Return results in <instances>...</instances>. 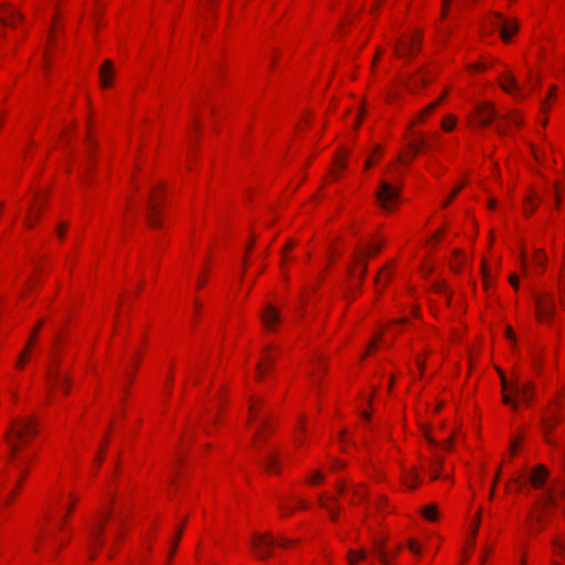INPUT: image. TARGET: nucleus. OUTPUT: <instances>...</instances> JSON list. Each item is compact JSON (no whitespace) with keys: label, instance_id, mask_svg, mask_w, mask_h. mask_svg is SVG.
<instances>
[{"label":"nucleus","instance_id":"obj_1","mask_svg":"<svg viewBox=\"0 0 565 565\" xmlns=\"http://www.w3.org/2000/svg\"><path fill=\"white\" fill-rule=\"evenodd\" d=\"M36 434L38 426L33 418H15L12 420L4 433V439L11 449V458Z\"/></svg>","mask_w":565,"mask_h":565},{"label":"nucleus","instance_id":"obj_2","mask_svg":"<svg viewBox=\"0 0 565 565\" xmlns=\"http://www.w3.org/2000/svg\"><path fill=\"white\" fill-rule=\"evenodd\" d=\"M294 542L288 539H275L270 533H265L262 535H254L252 539V544L256 551V554L259 558H267L271 555V547L277 544L280 547H288Z\"/></svg>","mask_w":565,"mask_h":565},{"label":"nucleus","instance_id":"obj_3","mask_svg":"<svg viewBox=\"0 0 565 565\" xmlns=\"http://www.w3.org/2000/svg\"><path fill=\"white\" fill-rule=\"evenodd\" d=\"M399 195V189L387 181L380 184L376 198L384 210H391Z\"/></svg>","mask_w":565,"mask_h":565},{"label":"nucleus","instance_id":"obj_4","mask_svg":"<svg viewBox=\"0 0 565 565\" xmlns=\"http://www.w3.org/2000/svg\"><path fill=\"white\" fill-rule=\"evenodd\" d=\"M491 24L494 29L500 31L501 39L509 42L511 36L518 32L519 24L515 20L505 19L500 13H494L491 19Z\"/></svg>","mask_w":565,"mask_h":565},{"label":"nucleus","instance_id":"obj_5","mask_svg":"<svg viewBox=\"0 0 565 565\" xmlns=\"http://www.w3.org/2000/svg\"><path fill=\"white\" fill-rule=\"evenodd\" d=\"M535 306L537 319L541 321H551L555 315V301L551 294L535 296Z\"/></svg>","mask_w":565,"mask_h":565},{"label":"nucleus","instance_id":"obj_6","mask_svg":"<svg viewBox=\"0 0 565 565\" xmlns=\"http://www.w3.org/2000/svg\"><path fill=\"white\" fill-rule=\"evenodd\" d=\"M500 377H501V384L503 390L510 388L512 394L525 403L530 402L532 394V383L521 384L519 380H515L513 383L509 384L503 372L501 370H498Z\"/></svg>","mask_w":565,"mask_h":565},{"label":"nucleus","instance_id":"obj_7","mask_svg":"<svg viewBox=\"0 0 565 565\" xmlns=\"http://www.w3.org/2000/svg\"><path fill=\"white\" fill-rule=\"evenodd\" d=\"M498 117V111L491 103H483L476 106V119L480 126L490 125Z\"/></svg>","mask_w":565,"mask_h":565},{"label":"nucleus","instance_id":"obj_8","mask_svg":"<svg viewBox=\"0 0 565 565\" xmlns=\"http://www.w3.org/2000/svg\"><path fill=\"white\" fill-rule=\"evenodd\" d=\"M420 45V34L412 36L408 40H399L398 44L395 45L394 52L399 57L415 54Z\"/></svg>","mask_w":565,"mask_h":565},{"label":"nucleus","instance_id":"obj_9","mask_svg":"<svg viewBox=\"0 0 565 565\" xmlns=\"http://www.w3.org/2000/svg\"><path fill=\"white\" fill-rule=\"evenodd\" d=\"M58 361L54 362V366L50 369L46 373L49 384L52 387L60 386L65 394L68 393L70 390V377L67 375H62L57 370Z\"/></svg>","mask_w":565,"mask_h":565},{"label":"nucleus","instance_id":"obj_10","mask_svg":"<svg viewBox=\"0 0 565 565\" xmlns=\"http://www.w3.org/2000/svg\"><path fill=\"white\" fill-rule=\"evenodd\" d=\"M559 423V417L554 413L550 412L544 418L542 419V430L545 435V439L548 444L555 445V441L550 437L551 431L553 428Z\"/></svg>","mask_w":565,"mask_h":565},{"label":"nucleus","instance_id":"obj_11","mask_svg":"<svg viewBox=\"0 0 565 565\" xmlns=\"http://www.w3.org/2000/svg\"><path fill=\"white\" fill-rule=\"evenodd\" d=\"M547 477L548 470L543 465H539L533 469L529 480L535 489H540L544 486Z\"/></svg>","mask_w":565,"mask_h":565},{"label":"nucleus","instance_id":"obj_12","mask_svg":"<svg viewBox=\"0 0 565 565\" xmlns=\"http://www.w3.org/2000/svg\"><path fill=\"white\" fill-rule=\"evenodd\" d=\"M110 512L106 511L104 514V520L100 522H95L93 527L90 529V541L93 545L100 546L103 544L102 536L105 527V523L107 519L109 518Z\"/></svg>","mask_w":565,"mask_h":565},{"label":"nucleus","instance_id":"obj_13","mask_svg":"<svg viewBox=\"0 0 565 565\" xmlns=\"http://www.w3.org/2000/svg\"><path fill=\"white\" fill-rule=\"evenodd\" d=\"M3 17H0V22L7 25L13 26L15 24V20H22L23 15L18 10L11 8L10 4H3Z\"/></svg>","mask_w":565,"mask_h":565},{"label":"nucleus","instance_id":"obj_14","mask_svg":"<svg viewBox=\"0 0 565 565\" xmlns=\"http://www.w3.org/2000/svg\"><path fill=\"white\" fill-rule=\"evenodd\" d=\"M499 84L503 90L507 93H515L516 95H520V87L514 78V76L510 73L503 74L500 76Z\"/></svg>","mask_w":565,"mask_h":565},{"label":"nucleus","instance_id":"obj_15","mask_svg":"<svg viewBox=\"0 0 565 565\" xmlns=\"http://www.w3.org/2000/svg\"><path fill=\"white\" fill-rule=\"evenodd\" d=\"M262 320H263L264 326L268 330H273L274 323L278 322L280 320V317H279L277 309L274 306L268 305L266 307L265 311L262 313Z\"/></svg>","mask_w":565,"mask_h":565},{"label":"nucleus","instance_id":"obj_16","mask_svg":"<svg viewBox=\"0 0 565 565\" xmlns=\"http://www.w3.org/2000/svg\"><path fill=\"white\" fill-rule=\"evenodd\" d=\"M113 75H114L113 62L110 60H106L99 70L100 84L103 87L110 86Z\"/></svg>","mask_w":565,"mask_h":565},{"label":"nucleus","instance_id":"obj_17","mask_svg":"<svg viewBox=\"0 0 565 565\" xmlns=\"http://www.w3.org/2000/svg\"><path fill=\"white\" fill-rule=\"evenodd\" d=\"M259 463L264 467L267 471H275L276 473L279 472L278 469H276L278 465L277 454L276 451H270L266 454L260 460Z\"/></svg>","mask_w":565,"mask_h":565},{"label":"nucleus","instance_id":"obj_18","mask_svg":"<svg viewBox=\"0 0 565 565\" xmlns=\"http://www.w3.org/2000/svg\"><path fill=\"white\" fill-rule=\"evenodd\" d=\"M444 459L439 455L435 454L434 458L429 462V472H430V479L436 480L440 476V468L443 466Z\"/></svg>","mask_w":565,"mask_h":565},{"label":"nucleus","instance_id":"obj_19","mask_svg":"<svg viewBox=\"0 0 565 565\" xmlns=\"http://www.w3.org/2000/svg\"><path fill=\"white\" fill-rule=\"evenodd\" d=\"M326 500H327V498H326L324 495H320V497H319V504H320L323 509H326V510L329 512V514H330L331 519H332L333 521H335V520L338 519L337 510H335L334 508H332L331 505H329V504H328V502H327ZM328 500H329L330 502L334 503V504H338V499H337V498H334V497H328Z\"/></svg>","mask_w":565,"mask_h":565},{"label":"nucleus","instance_id":"obj_20","mask_svg":"<svg viewBox=\"0 0 565 565\" xmlns=\"http://www.w3.org/2000/svg\"><path fill=\"white\" fill-rule=\"evenodd\" d=\"M157 204L153 203L152 201H149L148 203V210H149V214L147 216V220L150 224V226L152 227H159L161 225V221L159 220L158 217V214H157Z\"/></svg>","mask_w":565,"mask_h":565},{"label":"nucleus","instance_id":"obj_21","mask_svg":"<svg viewBox=\"0 0 565 565\" xmlns=\"http://www.w3.org/2000/svg\"><path fill=\"white\" fill-rule=\"evenodd\" d=\"M374 553L377 555L383 565H390L388 556L384 551V541L374 542Z\"/></svg>","mask_w":565,"mask_h":565},{"label":"nucleus","instance_id":"obj_22","mask_svg":"<svg viewBox=\"0 0 565 565\" xmlns=\"http://www.w3.org/2000/svg\"><path fill=\"white\" fill-rule=\"evenodd\" d=\"M366 556V552L364 550H349L348 551V562L350 565H358V562L364 559Z\"/></svg>","mask_w":565,"mask_h":565},{"label":"nucleus","instance_id":"obj_23","mask_svg":"<svg viewBox=\"0 0 565 565\" xmlns=\"http://www.w3.org/2000/svg\"><path fill=\"white\" fill-rule=\"evenodd\" d=\"M266 427H267V423H266V422H264V423L262 424V428H259V429L255 433V435H254V437H253V441H254V445H255V447H256V449H257V450H260V449H262L263 444L266 441L265 434L262 431V429H266Z\"/></svg>","mask_w":565,"mask_h":565},{"label":"nucleus","instance_id":"obj_24","mask_svg":"<svg viewBox=\"0 0 565 565\" xmlns=\"http://www.w3.org/2000/svg\"><path fill=\"white\" fill-rule=\"evenodd\" d=\"M381 249V245H374V246H370L367 249L365 250H359V252H355L354 256H353V260L355 264H359L361 262V258L364 254H376L379 253Z\"/></svg>","mask_w":565,"mask_h":565},{"label":"nucleus","instance_id":"obj_25","mask_svg":"<svg viewBox=\"0 0 565 565\" xmlns=\"http://www.w3.org/2000/svg\"><path fill=\"white\" fill-rule=\"evenodd\" d=\"M273 365V360L270 356H264L263 361L257 364V375L258 379H262L265 374L266 369H269Z\"/></svg>","mask_w":565,"mask_h":565},{"label":"nucleus","instance_id":"obj_26","mask_svg":"<svg viewBox=\"0 0 565 565\" xmlns=\"http://www.w3.org/2000/svg\"><path fill=\"white\" fill-rule=\"evenodd\" d=\"M437 514H438V509H437V505H435V504H429V505H427V507L423 510V515H424L427 520H429V521H434V520H436Z\"/></svg>","mask_w":565,"mask_h":565},{"label":"nucleus","instance_id":"obj_27","mask_svg":"<svg viewBox=\"0 0 565 565\" xmlns=\"http://www.w3.org/2000/svg\"><path fill=\"white\" fill-rule=\"evenodd\" d=\"M183 524L184 523H182L180 525V527L177 531L174 540L171 542V547H170V552H169V558H171L174 555L175 551H177L178 544H179V542L181 540V536H182Z\"/></svg>","mask_w":565,"mask_h":565},{"label":"nucleus","instance_id":"obj_28","mask_svg":"<svg viewBox=\"0 0 565 565\" xmlns=\"http://www.w3.org/2000/svg\"><path fill=\"white\" fill-rule=\"evenodd\" d=\"M418 482L419 476L415 469H412L407 475L406 483L409 488L414 489Z\"/></svg>","mask_w":565,"mask_h":565},{"label":"nucleus","instance_id":"obj_29","mask_svg":"<svg viewBox=\"0 0 565 565\" xmlns=\"http://www.w3.org/2000/svg\"><path fill=\"white\" fill-rule=\"evenodd\" d=\"M455 125H456V118L452 115H447L445 117L444 121L441 122V128L445 131H450L454 129Z\"/></svg>","mask_w":565,"mask_h":565},{"label":"nucleus","instance_id":"obj_30","mask_svg":"<svg viewBox=\"0 0 565 565\" xmlns=\"http://www.w3.org/2000/svg\"><path fill=\"white\" fill-rule=\"evenodd\" d=\"M544 501H545V504H546V505H551V507H558V505H557V502H556V499H555V497H554V492H553L551 489H548V490L546 491V494H545Z\"/></svg>","mask_w":565,"mask_h":565},{"label":"nucleus","instance_id":"obj_31","mask_svg":"<svg viewBox=\"0 0 565 565\" xmlns=\"http://www.w3.org/2000/svg\"><path fill=\"white\" fill-rule=\"evenodd\" d=\"M502 401L505 405L511 406L513 409L518 408V403L511 395L504 394Z\"/></svg>","mask_w":565,"mask_h":565},{"label":"nucleus","instance_id":"obj_32","mask_svg":"<svg viewBox=\"0 0 565 565\" xmlns=\"http://www.w3.org/2000/svg\"><path fill=\"white\" fill-rule=\"evenodd\" d=\"M440 104V100H437V102H434L431 104H429L422 113H420V118H424L425 116H427L430 111H433L438 105Z\"/></svg>","mask_w":565,"mask_h":565},{"label":"nucleus","instance_id":"obj_33","mask_svg":"<svg viewBox=\"0 0 565 565\" xmlns=\"http://www.w3.org/2000/svg\"><path fill=\"white\" fill-rule=\"evenodd\" d=\"M440 104V100H437V102H434L431 104H429L422 113H420V118H424L425 116H427L430 111H433L438 105Z\"/></svg>","mask_w":565,"mask_h":565},{"label":"nucleus","instance_id":"obj_34","mask_svg":"<svg viewBox=\"0 0 565 565\" xmlns=\"http://www.w3.org/2000/svg\"><path fill=\"white\" fill-rule=\"evenodd\" d=\"M440 104V100H437V102H434L431 104H429L422 113H420V118H424L425 116H427L430 111H433L438 105Z\"/></svg>","mask_w":565,"mask_h":565},{"label":"nucleus","instance_id":"obj_35","mask_svg":"<svg viewBox=\"0 0 565 565\" xmlns=\"http://www.w3.org/2000/svg\"><path fill=\"white\" fill-rule=\"evenodd\" d=\"M323 480V475L320 471H316L313 476L309 479L311 484L319 483Z\"/></svg>","mask_w":565,"mask_h":565},{"label":"nucleus","instance_id":"obj_36","mask_svg":"<svg viewBox=\"0 0 565 565\" xmlns=\"http://www.w3.org/2000/svg\"><path fill=\"white\" fill-rule=\"evenodd\" d=\"M535 260L541 266L545 265V256H544L542 250H536V253H535Z\"/></svg>","mask_w":565,"mask_h":565},{"label":"nucleus","instance_id":"obj_37","mask_svg":"<svg viewBox=\"0 0 565 565\" xmlns=\"http://www.w3.org/2000/svg\"><path fill=\"white\" fill-rule=\"evenodd\" d=\"M42 323H43V321H40V322L35 326L34 331H33V332H32V334L30 335L28 343H30V344H31V343L35 340V338H36V332H38V331H39V329L41 328Z\"/></svg>","mask_w":565,"mask_h":565},{"label":"nucleus","instance_id":"obj_38","mask_svg":"<svg viewBox=\"0 0 565 565\" xmlns=\"http://www.w3.org/2000/svg\"><path fill=\"white\" fill-rule=\"evenodd\" d=\"M511 482H513L515 486H518L519 489H521L525 484V481L523 480L522 477L512 478Z\"/></svg>","mask_w":565,"mask_h":565},{"label":"nucleus","instance_id":"obj_39","mask_svg":"<svg viewBox=\"0 0 565 565\" xmlns=\"http://www.w3.org/2000/svg\"><path fill=\"white\" fill-rule=\"evenodd\" d=\"M504 118L508 119L509 121H511L512 124L516 125V126L521 125L520 119L515 115L511 114V115L505 116Z\"/></svg>","mask_w":565,"mask_h":565},{"label":"nucleus","instance_id":"obj_40","mask_svg":"<svg viewBox=\"0 0 565 565\" xmlns=\"http://www.w3.org/2000/svg\"><path fill=\"white\" fill-rule=\"evenodd\" d=\"M509 281H510V284H511L514 288H518V286H519V277H518L516 275H514V274H513V275H511V276L509 277Z\"/></svg>","mask_w":565,"mask_h":565},{"label":"nucleus","instance_id":"obj_41","mask_svg":"<svg viewBox=\"0 0 565 565\" xmlns=\"http://www.w3.org/2000/svg\"><path fill=\"white\" fill-rule=\"evenodd\" d=\"M505 335H507L510 340L515 341V335H514V332H513V330H512V328H511V327H507V328H505Z\"/></svg>","mask_w":565,"mask_h":565},{"label":"nucleus","instance_id":"obj_42","mask_svg":"<svg viewBox=\"0 0 565 565\" xmlns=\"http://www.w3.org/2000/svg\"><path fill=\"white\" fill-rule=\"evenodd\" d=\"M409 148L413 151V156L417 154L420 151L419 146L416 142H411Z\"/></svg>","mask_w":565,"mask_h":565},{"label":"nucleus","instance_id":"obj_43","mask_svg":"<svg viewBox=\"0 0 565 565\" xmlns=\"http://www.w3.org/2000/svg\"><path fill=\"white\" fill-rule=\"evenodd\" d=\"M65 228H66V225L65 224H61L58 225L56 232H57V235L60 236V238H63L64 236V232H65Z\"/></svg>","mask_w":565,"mask_h":565},{"label":"nucleus","instance_id":"obj_44","mask_svg":"<svg viewBox=\"0 0 565 565\" xmlns=\"http://www.w3.org/2000/svg\"><path fill=\"white\" fill-rule=\"evenodd\" d=\"M358 265L362 266V268L360 270V275H359V277L362 279L366 274V264L362 263V260H361Z\"/></svg>","mask_w":565,"mask_h":565},{"label":"nucleus","instance_id":"obj_45","mask_svg":"<svg viewBox=\"0 0 565 565\" xmlns=\"http://www.w3.org/2000/svg\"><path fill=\"white\" fill-rule=\"evenodd\" d=\"M408 546L411 548V551L414 553V554H418L419 553V548L417 547V545L415 544L414 541H411L408 543Z\"/></svg>","mask_w":565,"mask_h":565},{"label":"nucleus","instance_id":"obj_46","mask_svg":"<svg viewBox=\"0 0 565 565\" xmlns=\"http://www.w3.org/2000/svg\"><path fill=\"white\" fill-rule=\"evenodd\" d=\"M353 495H355L359 500H363L364 498V493L362 492V490H360V487L353 491Z\"/></svg>","mask_w":565,"mask_h":565},{"label":"nucleus","instance_id":"obj_47","mask_svg":"<svg viewBox=\"0 0 565 565\" xmlns=\"http://www.w3.org/2000/svg\"><path fill=\"white\" fill-rule=\"evenodd\" d=\"M499 473H500V469L498 470L495 477H494V480H493V483H492V488H491V492H490V499H492L493 497V489H494V486L497 484L498 482V479H499Z\"/></svg>","mask_w":565,"mask_h":565},{"label":"nucleus","instance_id":"obj_48","mask_svg":"<svg viewBox=\"0 0 565 565\" xmlns=\"http://www.w3.org/2000/svg\"><path fill=\"white\" fill-rule=\"evenodd\" d=\"M344 466H345L344 462H342L340 460H334V462L332 465V469L343 468Z\"/></svg>","mask_w":565,"mask_h":565},{"label":"nucleus","instance_id":"obj_49","mask_svg":"<svg viewBox=\"0 0 565 565\" xmlns=\"http://www.w3.org/2000/svg\"><path fill=\"white\" fill-rule=\"evenodd\" d=\"M416 143H417V146H419V148L420 147H431V145L427 143L424 138H419Z\"/></svg>","mask_w":565,"mask_h":565},{"label":"nucleus","instance_id":"obj_50","mask_svg":"<svg viewBox=\"0 0 565 565\" xmlns=\"http://www.w3.org/2000/svg\"><path fill=\"white\" fill-rule=\"evenodd\" d=\"M414 82H415V83H417V82H418V83H420V84H423V85H426V84H427V79H426V77H425V76H422V77L416 76V77L414 78Z\"/></svg>","mask_w":565,"mask_h":565},{"label":"nucleus","instance_id":"obj_51","mask_svg":"<svg viewBox=\"0 0 565 565\" xmlns=\"http://www.w3.org/2000/svg\"><path fill=\"white\" fill-rule=\"evenodd\" d=\"M25 353H21V355L19 356V360H18V366L21 367L25 361Z\"/></svg>","mask_w":565,"mask_h":565},{"label":"nucleus","instance_id":"obj_52","mask_svg":"<svg viewBox=\"0 0 565 565\" xmlns=\"http://www.w3.org/2000/svg\"><path fill=\"white\" fill-rule=\"evenodd\" d=\"M337 488H338L339 493H343V491L345 489V483L344 482H339Z\"/></svg>","mask_w":565,"mask_h":565},{"label":"nucleus","instance_id":"obj_53","mask_svg":"<svg viewBox=\"0 0 565 565\" xmlns=\"http://www.w3.org/2000/svg\"><path fill=\"white\" fill-rule=\"evenodd\" d=\"M495 130H497V131H498V134H500V135L505 134V129H504L501 125H497V126H495Z\"/></svg>","mask_w":565,"mask_h":565},{"label":"nucleus","instance_id":"obj_54","mask_svg":"<svg viewBox=\"0 0 565 565\" xmlns=\"http://www.w3.org/2000/svg\"><path fill=\"white\" fill-rule=\"evenodd\" d=\"M95 461H96L97 465L102 463V461H103V454H102V451L97 455Z\"/></svg>","mask_w":565,"mask_h":565},{"label":"nucleus","instance_id":"obj_55","mask_svg":"<svg viewBox=\"0 0 565 565\" xmlns=\"http://www.w3.org/2000/svg\"><path fill=\"white\" fill-rule=\"evenodd\" d=\"M462 185H463V184L461 183V184H459L455 190H452V192H451V193H452V196H456V195L458 194V192L460 191V189L462 188Z\"/></svg>","mask_w":565,"mask_h":565},{"label":"nucleus","instance_id":"obj_56","mask_svg":"<svg viewBox=\"0 0 565 565\" xmlns=\"http://www.w3.org/2000/svg\"><path fill=\"white\" fill-rule=\"evenodd\" d=\"M478 525H479V518L477 519V521H476V526H475V529H473V531H472V537H473V539H475V537H476V535H477Z\"/></svg>","mask_w":565,"mask_h":565},{"label":"nucleus","instance_id":"obj_57","mask_svg":"<svg viewBox=\"0 0 565 565\" xmlns=\"http://www.w3.org/2000/svg\"><path fill=\"white\" fill-rule=\"evenodd\" d=\"M292 247H294V242H291V241H290V242H288V243H287V245L285 246L284 252L289 250V249H291Z\"/></svg>","mask_w":565,"mask_h":565},{"label":"nucleus","instance_id":"obj_58","mask_svg":"<svg viewBox=\"0 0 565 565\" xmlns=\"http://www.w3.org/2000/svg\"><path fill=\"white\" fill-rule=\"evenodd\" d=\"M24 223H25V225H26L28 227H32V226H33V222L31 221L30 216H28V217L25 218V222H24Z\"/></svg>","mask_w":565,"mask_h":565},{"label":"nucleus","instance_id":"obj_59","mask_svg":"<svg viewBox=\"0 0 565 565\" xmlns=\"http://www.w3.org/2000/svg\"><path fill=\"white\" fill-rule=\"evenodd\" d=\"M298 504H299V508H301V509H306L307 508V503H306L305 500H299Z\"/></svg>","mask_w":565,"mask_h":565},{"label":"nucleus","instance_id":"obj_60","mask_svg":"<svg viewBox=\"0 0 565 565\" xmlns=\"http://www.w3.org/2000/svg\"><path fill=\"white\" fill-rule=\"evenodd\" d=\"M361 416L365 419V420H369L371 418V415L367 413V412H363L361 414Z\"/></svg>","mask_w":565,"mask_h":565},{"label":"nucleus","instance_id":"obj_61","mask_svg":"<svg viewBox=\"0 0 565 565\" xmlns=\"http://www.w3.org/2000/svg\"><path fill=\"white\" fill-rule=\"evenodd\" d=\"M451 443H452V438H449L446 444H445V448L449 449L450 446H451Z\"/></svg>","mask_w":565,"mask_h":565},{"label":"nucleus","instance_id":"obj_62","mask_svg":"<svg viewBox=\"0 0 565 565\" xmlns=\"http://www.w3.org/2000/svg\"><path fill=\"white\" fill-rule=\"evenodd\" d=\"M335 164L339 166L341 169L345 168V164L338 159L335 160Z\"/></svg>","mask_w":565,"mask_h":565},{"label":"nucleus","instance_id":"obj_63","mask_svg":"<svg viewBox=\"0 0 565 565\" xmlns=\"http://www.w3.org/2000/svg\"><path fill=\"white\" fill-rule=\"evenodd\" d=\"M376 342H377V338L376 339H373L370 343V348H375L376 347Z\"/></svg>","mask_w":565,"mask_h":565},{"label":"nucleus","instance_id":"obj_64","mask_svg":"<svg viewBox=\"0 0 565 565\" xmlns=\"http://www.w3.org/2000/svg\"><path fill=\"white\" fill-rule=\"evenodd\" d=\"M561 305L565 309V298H561Z\"/></svg>","mask_w":565,"mask_h":565}]
</instances>
